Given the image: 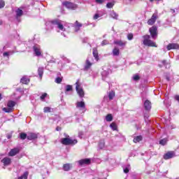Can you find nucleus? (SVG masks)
Listing matches in <instances>:
<instances>
[{
	"label": "nucleus",
	"instance_id": "4468645a",
	"mask_svg": "<svg viewBox=\"0 0 179 179\" xmlns=\"http://www.w3.org/2000/svg\"><path fill=\"white\" fill-rule=\"evenodd\" d=\"M19 152H20V150L19 148H13L9 152L8 156H16V155H17Z\"/></svg>",
	"mask_w": 179,
	"mask_h": 179
},
{
	"label": "nucleus",
	"instance_id": "37998d69",
	"mask_svg": "<svg viewBox=\"0 0 179 179\" xmlns=\"http://www.w3.org/2000/svg\"><path fill=\"white\" fill-rule=\"evenodd\" d=\"M5 7V1L3 0H0V9Z\"/></svg>",
	"mask_w": 179,
	"mask_h": 179
},
{
	"label": "nucleus",
	"instance_id": "3c124183",
	"mask_svg": "<svg viewBox=\"0 0 179 179\" xmlns=\"http://www.w3.org/2000/svg\"><path fill=\"white\" fill-rule=\"evenodd\" d=\"M99 17H100V15L99 14H95L94 15L93 18H94V20H96L99 19Z\"/></svg>",
	"mask_w": 179,
	"mask_h": 179
},
{
	"label": "nucleus",
	"instance_id": "ddd939ff",
	"mask_svg": "<svg viewBox=\"0 0 179 179\" xmlns=\"http://www.w3.org/2000/svg\"><path fill=\"white\" fill-rule=\"evenodd\" d=\"M92 160L90 159H83L78 161L80 166H84V164H90Z\"/></svg>",
	"mask_w": 179,
	"mask_h": 179
},
{
	"label": "nucleus",
	"instance_id": "e2e57ef3",
	"mask_svg": "<svg viewBox=\"0 0 179 179\" xmlns=\"http://www.w3.org/2000/svg\"><path fill=\"white\" fill-rule=\"evenodd\" d=\"M2 99V95L0 94V100Z\"/></svg>",
	"mask_w": 179,
	"mask_h": 179
},
{
	"label": "nucleus",
	"instance_id": "1a4fd4ad",
	"mask_svg": "<svg viewBox=\"0 0 179 179\" xmlns=\"http://www.w3.org/2000/svg\"><path fill=\"white\" fill-rule=\"evenodd\" d=\"M149 31L150 33L152 38H153V40H156V38H157V27H152L151 28H150Z\"/></svg>",
	"mask_w": 179,
	"mask_h": 179
},
{
	"label": "nucleus",
	"instance_id": "e433bc0d",
	"mask_svg": "<svg viewBox=\"0 0 179 179\" xmlns=\"http://www.w3.org/2000/svg\"><path fill=\"white\" fill-rule=\"evenodd\" d=\"M104 146H105L104 141H101L99 142V148H100V149H103Z\"/></svg>",
	"mask_w": 179,
	"mask_h": 179
},
{
	"label": "nucleus",
	"instance_id": "4c0bfd02",
	"mask_svg": "<svg viewBox=\"0 0 179 179\" xmlns=\"http://www.w3.org/2000/svg\"><path fill=\"white\" fill-rule=\"evenodd\" d=\"M110 127L113 131H117V124L115 123L110 124Z\"/></svg>",
	"mask_w": 179,
	"mask_h": 179
},
{
	"label": "nucleus",
	"instance_id": "0eeeda50",
	"mask_svg": "<svg viewBox=\"0 0 179 179\" xmlns=\"http://www.w3.org/2000/svg\"><path fill=\"white\" fill-rule=\"evenodd\" d=\"M76 90L79 95L80 97H85V92L83 91V89H82V87H80V85H79V81H77L76 83Z\"/></svg>",
	"mask_w": 179,
	"mask_h": 179
},
{
	"label": "nucleus",
	"instance_id": "c756f323",
	"mask_svg": "<svg viewBox=\"0 0 179 179\" xmlns=\"http://www.w3.org/2000/svg\"><path fill=\"white\" fill-rule=\"evenodd\" d=\"M142 139H143L142 136H137L134 138V143H138V142H141Z\"/></svg>",
	"mask_w": 179,
	"mask_h": 179
},
{
	"label": "nucleus",
	"instance_id": "ea45409f",
	"mask_svg": "<svg viewBox=\"0 0 179 179\" xmlns=\"http://www.w3.org/2000/svg\"><path fill=\"white\" fill-rule=\"evenodd\" d=\"M55 83L59 84L61 83V82H62V78H61L60 77H57L55 78Z\"/></svg>",
	"mask_w": 179,
	"mask_h": 179
},
{
	"label": "nucleus",
	"instance_id": "20e7f679",
	"mask_svg": "<svg viewBox=\"0 0 179 179\" xmlns=\"http://www.w3.org/2000/svg\"><path fill=\"white\" fill-rule=\"evenodd\" d=\"M61 143H62V145L68 146L69 145H76V143H78V141L75 139L72 140L69 138H63L61 139Z\"/></svg>",
	"mask_w": 179,
	"mask_h": 179
},
{
	"label": "nucleus",
	"instance_id": "f704fd0d",
	"mask_svg": "<svg viewBox=\"0 0 179 179\" xmlns=\"http://www.w3.org/2000/svg\"><path fill=\"white\" fill-rule=\"evenodd\" d=\"M167 143V138H163L162 140L159 141V145H162V146H164Z\"/></svg>",
	"mask_w": 179,
	"mask_h": 179
},
{
	"label": "nucleus",
	"instance_id": "2f4dec72",
	"mask_svg": "<svg viewBox=\"0 0 179 179\" xmlns=\"http://www.w3.org/2000/svg\"><path fill=\"white\" fill-rule=\"evenodd\" d=\"M110 16L111 17H113V19H118V14H117V13H115V11H112L110 13Z\"/></svg>",
	"mask_w": 179,
	"mask_h": 179
},
{
	"label": "nucleus",
	"instance_id": "864d4df0",
	"mask_svg": "<svg viewBox=\"0 0 179 179\" xmlns=\"http://www.w3.org/2000/svg\"><path fill=\"white\" fill-rule=\"evenodd\" d=\"M12 138V134H7V138L10 139Z\"/></svg>",
	"mask_w": 179,
	"mask_h": 179
},
{
	"label": "nucleus",
	"instance_id": "9d476101",
	"mask_svg": "<svg viewBox=\"0 0 179 179\" xmlns=\"http://www.w3.org/2000/svg\"><path fill=\"white\" fill-rule=\"evenodd\" d=\"M173 157H176V153L173 151H169L164 155V159L165 160H169V159H173Z\"/></svg>",
	"mask_w": 179,
	"mask_h": 179
},
{
	"label": "nucleus",
	"instance_id": "49530a36",
	"mask_svg": "<svg viewBox=\"0 0 179 179\" xmlns=\"http://www.w3.org/2000/svg\"><path fill=\"white\" fill-rule=\"evenodd\" d=\"M29 176V173L28 172H25L24 173V174L22 176H21L22 177V179H27V176Z\"/></svg>",
	"mask_w": 179,
	"mask_h": 179
},
{
	"label": "nucleus",
	"instance_id": "5701e85b",
	"mask_svg": "<svg viewBox=\"0 0 179 179\" xmlns=\"http://www.w3.org/2000/svg\"><path fill=\"white\" fill-rule=\"evenodd\" d=\"M72 90H73L72 85H67L65 87V94H68V93H69V92H72Z\"/></svg>",
	"mask_w": 179,
	"mask_h": 179
},
{
	"label": "nucleus",
	"instance_id": "cd10ccee",
	"mask_svg": "<svg viewBox=\"0 0 179 179\" xmlns=\"http://www.w3.org/2000/svg\"><path fill=\"white\" fill-rule=\"evenodd\" d=\"M108 75H110V73L107 71H103L102 73H101V76H102V79L103 80H106V78H107V76H108Z\"/></svg>",
	"mask_w": 179,
	"mask_h": 179
},
{
	"label": "nucleus",
	"instance_id": "6e6552de",
	"mask_svg": "<svg viewBox=\"0 0 179 179\" xmlns=\"http://www.w3.org/2000/svg\"><path fill=\"white\" fill-rule=\"evenodd\" d=\"M62 5L67 8V9H71V10H74V9H76L78 8V5L69 1L63 2Z\"/></svg>",
	"mask_w": 179,
	"mask_h": 179
},
{
	"label": "nucleus",
	"instance_id": "bb28decb",
	"mask_svg": "<svg viewBox=\"0 0 179 179\" xmlns=\"http://www.w3.org/2000/svg\"><path fill=\"white\" fill-rule=\"evenodd\" d=\"M38 76L41 78H43V74L44 73V68L39 67L38 69Z\"/></svg>",
	"mask_w": 179,
	"mask_h": 179
},
{
	"label": "nucleus",
	"instance_id": "412c9836",
	"mask_svg": "<svg viewBox=\"0 0 179 179\" xmlns=\"http://www.w3.org/2000/svg\"><path fill=\"white\" fill-rule=\"evenodd\" d=\"M10 162V158L9 157H5L1 160V162H3V164H4V166H9Z\"/></svg>",
	"mask_w": 179,
	"mask_h": 179
},
{
	"label": "nucleus",
	"instance_id": "f257e3e1",
	"mask_svg": "<svg viewBox=\"0 0 179 179\" xmlns=\"http://www.w3.org/2000/svg\"><path fill=\"white\" fill-rule=\"evenodd\" d=\"M50 26L52 27H57L61 31H65V22L64 21L59 20H55L50 22Z\"/></svg>",
	"mask_w": 179,
	"mask_h": 179
},
{
	"label": "nucleus",
	"instance_id": "c85d7f7f",
	"mask_svg": "<svg viewBox=\"0 0 179 179\" xmlns=\"http://www.w3.org/2000/svg\"><path fill=\"white\" fill-rule=\"evenodd\" d=\"M15 12L17 17H20L23 15V10H20V8H17Z\"/></svg>",
	"mask_w": 179,
	"mask_h": 179
},
{
	"label": "nucleus",
	"instance_id": "bf43d9fd",
	"mask_svg": "<svg viewBox=\"0 0 179 179\" xmlns=\"http://www.w3.org/2000/svg\"><path fill=\"white\" fill-rule=\"evenodd\" d=\"M62 36H64V37H66V36L65 35V34H62Z\"/></svg>",
	"mask_w": 179,
	"mask_h": 179
},
{
	"label": "nucleus",
	"instance_id": "b1692460",
	"mask_svg": "<svg viewBox=\"0 0 179 179\" xmlns=\"http://www.w3.org/2000/svg\"><path fill=\"white\" fill-rule=\"evenodd\" d=\"M72 169V164H66L63 166V170L64 171H69Z\"/></svg>",
	"mask_w": 179,
	"mask_h": 179
},
{
	"label": "nucleus",
	"instance_id": "f8f14e48",
	"mask_svg": "<svg viewBox=\"0 0 179 179\" xmlns=\"http://www.w3.org/2000/svg\"><path fill=\"white\" fill-rule=\"evenodd\" d=\"M179 48V45L178 43H169L166 46V49L168 51H170V50H178Z\"/></svg>",
	"mask_w": 179,
	"mask_h": 179
},
{
	"label": "nucleus",
	"instance_id": "603ef678",
	"mask_svg": "<svg viewBox=\"0 0 179 179\" xmlns=\"http://www.w3.org/2000/svg\"><path fill=\"white\" fill-rule=\"evenodd\" d=\"M124 173H125L126 174H127V173H129V169L128 168H125V169H124Z\"/></svg>",
	"mask_w": 179,
	"mask_h": 179
},
{
	"label": "nucleus",
	"instance_id": "4d7b16f0",
	"mask_svg": "<svg viewBox=\"0 0 179 179\" xmlns=\"http://www.w3.org/2000/svg\"><path fill=\"white\" fill-rule=\"evenodd\" d=\"M17 179H23V177L21 176L18 177Z\"/></svg>",
	"mask_w": 179,
	"mask_h": 179
},
{
	"label": "nucleus",
	"instance_id": "c03bdc74",
	"mask_svg": "<svg viewBox=\"0 0 179 179\" xmlns=\"http://www.w3.org/2000/svg\"><path fill=\"white\" fill-rule=\"evenodd\" d=\"M133 79H134V80H139V79H141V77H139V75L135 74V75L133 76Z\"/></svg>",
	"mask_w": 179,
	"mask_h": 179
},
{
	"label": "nucleus",
	"instance_id": "dca6fc26",
	"mask_svg": "<svg viewBox=\"0 0 179 179\" xmlns=\"http://www.w3.org/2000/svg\"><path fill=\"white\" fill-rule=\"evenodd\" d=\"M38 136L36 133H28L27 134V139L29 141H33V139H37Z\"/></svg>",
	"mask_w": 179,
	"mask_h": 179
},
{
	"label": "nucleus",
	"instance_id": "052dcab7",
	"mask_svg": "<svg viewBox=\"0 0 179 179\" xmlns=\"http://www.w3.org/2000/svg\"><path fill=\"white\" fill-rule=\"evenodd\" d=\"M166 80H170V78L169 77H166Z\"/></svg>",
	"mask_w": 179,
	"mask_h": 179
},
{
	"label": "nucleus",
	"instance_id": "79ce46f5",
	"mask_svg": "<svg viewBox=\"0 0 179 179\" xmlns=\"http://www.w3.org/2000/svg\"><path fill=\"white\" fill-rule=\"evenodd\" d=\"M108 44H110V43H109L108 41H107V40H103V41L101 42V45L102 46H103V45H108Z\"/></svg>",
	"mask_w": 179,
	"mask_h": 179
},
{
	"label": "nucleus",
	"instance_id": "6e6d98bb",
	"mask_svg": "<svg viewBox=\"0 0 179 179\" xmlns=\"http://www.w3.org/2000/svg\"><path fill=\"white\" fill-rule=\"evenodd\" d=\"M171 10L172 13H176V10L171 9Z\"/></svg>",
	"mask_w": 179,
	"mask_h": 179
},
{
	"label": "nucleus",
	"instance_id": "a19ab883",
	"mask_svg": "<svg viewBox=\"0 0 179 179\" xmlns=\"http://www.w3.org/2000/svg\"><path fill=\"white\" fill-rule=\"evenodd\" d=\"M47 96H48L47 93H43V94L41 96V97H40L41 100L42 101H44V100L45 99V97H47Z\"/></svg>",
	"mask_w": 179,
	"mask_h": 179
},
{
	"label": "nucleus",
	"instance_id": "4be33fe9",
	"mask_svg": "<svg viewBox=\"0 0 179 179\" xmlns=\"http://www.w3.org/2000/svg\"><path fill=\"white\" fill-rule=\"evenodd\" d=\"M20 82L24 85H27V83L30 82V79H29V78H27V76H24L21 78Z\"/></svg>",
	"mask_w": 179,
	"mask_h": 179
},
{
	"label": "nucleus",
	"instance_id": "c9c22d12",
	"mask_svg": "<svg viewBox=\"0 0 179 179\" xmlns=\"http://www.w3.org/2000/svg\"><path fill=\"white\" fill-rule=\"evenodd\" d=\"M20 139L24 140L26 139V138H27V134H26L25 133H21L20 134Z\"/></svg>",
	"mask_w": 179,
	"mask_h": 179
},
{
	"label": "nucleus",
	"instance_id": "f3484780",
	"mask_svg": "<svg viewBox=\"0 0 179 179\" xmlns=\"http://www.w3.org/2000/svg\"><path fill=\"white\" fill-rule=\"evenodd\" d=\"M80 27H82V24L78 21H76L73 25L74 31H79V30H80Z\"/></svg>",
	"mask_w": 179,
	"mask_h": 179
},
{
	"label": "nucleus",
	"instance_id": "58836bf2",
	"mask_svg": "<svg viewBox=\"0 0 179 179\" xmlns=\"http://www.w3.org/2000/svg\"><path fill=\"white\" fill-rule=\"evenodd\" d=\"M114 6V2H109L106 4V8H108L109 9H111Z\"/></svg>",
	"mask_w": 179,
	"mask_h": 179
},
{
	"label": "nucleus",
	"instance_id": "423d86ee",
	"mask_svg": "<svg viewBox=\"0 0 179 179\" xmlns=\"http://www.w3.org/2000/svg\"><path fill=\"white\" fill-rule=\"evenodd\" d=\"M92 65H93V57L89 56L85 62V70L88 71V69H90Z\"/></svg>",
	"mask_w": 179,
	"mask_h": 179
},
{
	"label": "nucleus",
	"instance_id": "2eb2a0df",
	"mask_svg": "<svg viewBox=\"0 0 179 179\" xmlns=\"http://www.w3.org/2000/svg\"><path fill=\"white\" fill-rule=\"evenodd\" d=\"M113 43L116 45H119V47H125L127 45V41L121 40L115 41Z\"/></svg>",
	"mask_w": 179,
	"mask_h": 179
},
{
	"label": "nucleus",
	"instance_id": "7ed1b4c3",
	"mask_svg": "<svg viewBox=\"0 0 179 179\" xmlns=\"http://www.w3.org/2000/svg\"><path fill=\"white\" fill-rule=\"evenodd\" d=\"M15 106H16V102H15V101H8L7 103V108H3V111L5 113H12L14 110Z\"/></svg>",
	"mask_w": 179,
	"mask_h": 179
},
{
	"label": "nucleus",
	"instance_id": "9b49d317",
	"mask_svg": "<svg viewBox=\"0 0 179 179\" xmlns=\"http://www.w3.org/2000/svg\"><path fill=\"white\" fill-rule=\"evenodd\" d=\"M157 20V15L153 14L151 18L148 20V24H149L150 26H152V24H155V23L156 22Z\"/></svg>",
	"mask_w": 179,
	"mask_h": 179
},
{
	"label": "nucleus",
	"instance_id": "aec40b11",
	"mask_svg": "<svg viewBox=\"0 0 179 179\" xmlns=\"http://www.w3.org/2000/svg\"><path fill=\"white\" fill-rule=\"evenodd\" d=\"M15 52V50H9L8 52H4L3 53V57L4 58H9L10 55H13V53Z\"/></svg>",
	"mask_w": 179,
	"mask_h": 179
},
{
	"label": "nucleus",
	"instance_id": "13d9d810",
	"mask_svg": "<svg viewBox=\"0 0 179 179\" xmlns=\"http://www.w3.org/2000/svg\"><path fill=\"white\" fill-rule=\"evenodd\" d=\"M6 48H8V46H4L3 47V50H6Z\"/></svg>",
	"mask_w": 179,
	"mask_h": 179
},
{
	"label": "nucleus",
	"instance_id": "a878e982",
	"mask_svg": "<svg viewBox=\"0 0 179 179\" xmlns=\"http://www.w3.org/2000/svg\"><path fill=\"white\" fill-rule=\"evenodd\" d=\"M92 54L96 61H99V52H97V49L93 48Z\"/></svg>",
	"mask_w": 179,
	"mask_h": 179
},
{
	"label": "nucleus",
	"instance_id": "72a5a7b5",
	"mask_svg": "<svg viewBox=\"0 0 179 179\" xmlns=\"http://www.w3.org/2000/svg\"><path fill=\"white\" fill-rule=\"evenodd\" d=\"M43 111H44V113H51L52 111V108H51L50 107H45L43 108Z\"/></svg>",
	"mask_w": 179,
	"mask_h": 179
},
{
	"label": "nucleus",
	"instance_id": "680f3d73",
	"mask_svg": "<svg viewBox=\"0 0 179 179\" xmlns=\"http://www.w3.org/2000/svg\"><path fill=\"white\" fill-rule=\"evenodd\" d=\"M2 24V20H0V26Z\"/></svg>",
	"mask_w": 179,
	"mask_h": 179
},
{
	"label": "nucleus",
	"instance_id": "473e14b6",
	"mask_svg": "<svg viewBox=\"0 0 179 179\" xmlns=\"http://www.w3.org/2000/svg\"><path fill=\"white\" fill-rule=\"evenodd\" d=\"M106 120L108 122H110V121H113V115H111V114H108L106 116Z\"/></svg>",
	"mask_w": 179,
	"mask_h": 179
},
{
	"label": "nucleus",
	"instance_id": "6ab92c4d",
	"mask_svg": "<svg viewBox=\"0 0 179 179\" xmlns=\"http://www.w3.org/2000/svg\"><path fill=\"white\" fill-rule=\"evenodd\" d=\"M76 108H81L82 110H85V108H86V105H85V102L84 101H78L76 103Z\"/></svg>",
	"mask_w": 179,
	"mask_h": 179
},
{
	"label": "nucleus",
	"instance_id": "393cba45",
	"mask_svg": "<svg viewBox=\"0 0 179 179\" xmlns=\"http://www.w3.org/2000/svg\"><path fill=\"white\" fill-rule=\"evenodd\" d=\"M112 54L114 57H118L120 55V49L115 47L112 52Z\"/></svg>",
	"mask_w": 179,
	"mask_h": 179
},
{
	"label": "nucleus",
	"instance_id": "de8ad7c7",
	"mask_svg": "<svg viewBox=\"0 0 179 179\" xmlns=\"http://www.w3.org/2000/svg\"><path fill=\"white\" fill-rule=\"evenodd\" d=\"M62 59H64L67 64H69V62H71V60H69V59H67L65 57H62Z\"/></svg>",
	"mask_w": 179,
	"mask_h": 179
},
{
	"label": "nucleus",
	"instance_id": "8fccbe9b",
	"mask_svg": "<svg viewBox=\"0 0 179 179\" xmlns=\"http://www.w3.org/2000/svg\"><path fill=\"white\" fill-rule=\"evenodd\" d=\"M95 2H96V3H99L100 5H101V3L104 2V0H95Z\"/></svg>",
	"mask_w": 179,
	"mask_h": 179
},
{
	"label": "nucleus",
	"instance_id": "7c9ffc66",
	"mask_svg": "<svg viewBox=\"0 0 179 179\" xmlns=\"http://www.w3.org/2000/svg\"><path fill=\"white\" fill-rule=\"evenodd\" d=\"M108 97H109V100H113V99L115 97V92H114L113 91L110 92L108 93Z\"/></svg>",
	"mask_w": 179,
	"mask_h": 179
},
{
	"label": "nucleus",
	"instance_id": "5fc2aeb1",
	"mask_svg": "<svg viewBox=\"0 0 179 179\" xmlns=\"http://www.w3.org/2000/svg\"><path fill=\"white\" fill-rule=\"evenodd\" d=\"M56 131H61V127H57L56 128Z\"/></svg>",
	"mask_w": 179,
	"mask_h": 179
},
{
	"label": "nucleus",
	"instance_id": "f03ea898",
	"mask_svg": "<svg viewBox=\"0 0 179 179\" xmlns=\"http://www.w3.org/2000/svg\"><path fill=\"white\" fill-rule=\"evenodd\" d=\"M143 44L144 45H146L147 47H157V45H156V43L150 40V36L145 35L143 36Z\"/></svg>",
	"mask_w": 179,
	"mask_h": 179
},
{
	"label": "nucleus",
	"instance_id": "09e8293b",
	"mask_svg": "<svg viewBox=\"0 0 179 179\" xmlns=\"http://www.w3.org/2000/svg\"><path fill=\"white\" fill-rule=\"evenodd\" d=\"M162 64H163V65H164V66H166V68H167V66L169 65V63H167V61H166V60L162 61Z\"/></svg>",
	"mask_w": 179,
	"mask_h": 179
},
{
	"label": "nucleus",
	"instance_id": "0e129e2a",
	"mask_svg": "<svg viewBox=\"0 0 179 179\" xmlns=\"http://www.w3.org/2000/svg\"><path fill=\"white\" fill-rule=\"evenodd\" d=\"M129 1H132V0H129Z\"/></svg>",
	"mask_w": 179,
	"mask_h": 179
},
{
	"label": "nucleus",
	"instance_id": "a18cd8bd",
	"mask_svg": "<svg viewBox=\"0 0 179 179\" xmlns=\"http://www.w3.org/2000/svg\"><path fill=\"white\" fill-rule=\"evenodd\" d=\"M133 38H134V34H129L127 35V39H128V40L131 41V40H132Z\"/></svg>",
	"mask_w": 179,
	"mask_h": 179
},
{
	"label": "nucleus",
	"instance_id": "39448f33",
	"mask_svg": "<svg viewBox=\"0 0 179 179\" xmlns=\"http://www.w3.org/2000/svg\"><path fill=\"white\" fill-rule=\"evenodd\" d=\"M33 51L36 57H41V54H43V51L41 50V47L40 45H34L33 46Z\"/></svg>",
	"mask_w": 179,
	"mask_h": 179
},
{
	"label": "nucleus",
	"instance_id": "a211bd4d",
	"mask_svg": "<svg viewBox=\"0 0 179 179\" xmlns=\"http://www.w3.org/2000/svg\"><path fill=\"white\" fill-rule=\"evenodd\" d=\"M144 108L145 110H147V111H149V110L152 108V103H150V101L146 100L144 102Z\"/></svg>",
	"mask_w": 179,
	"mask_h": 179
}]
</instances>
